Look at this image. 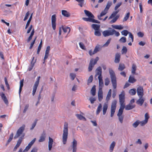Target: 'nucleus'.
Listing matches in <instances>:
<instances>
[{
	"instance_id": "nucleus-1",
	"label": "nucleus",
	"mask_w": 152,
	"mask_h": 152,
	"mask_svg": "<svg viewBox=\"0 0 152 152\" xmlns=\"http://www.w3.org/2000/svg\"><path fill=\"white\" fill-rule=\"evenodd\" d=\"M109 70L112 85L113 88L115 89L117 87V80L116 75L114 71L112 69L110 68Z\"/></svg>"
},
{
	"instance_id": "nucleus-2",
	"label": "nucleus",
	"mask_w": 152,
	"mask_h": 152,
	"mask_svg": "<svg viewBox=\"0 0 152 152\" xmlns=\"http://www.w3.org/2000/svg\"><path fill=\"white\" fill-rule=\"evenodd\" d=\"M68 124L66 122L64 123L62 137V141L64 144H66L68 135Z\"/></svg>"
},
{
	"instance_id": "nucleus-3",
	"label": "nucleus",
	"mask_w": 152,
	"mask_h": 152,
	"mask_svg": "<svg viewBox=\"0 0 152 152\" xmlns=\"http://www.w3.org/2000/svg\"><path fill=\"white\" fill-rule=\"evenodd\" d=\"M119 10H118L113 12L109 18L108 20H110L114 18L110 21V23L111 24L115 22L119 18L120 16L119 15H116L119 12Z\"/></svg>"
},
{
	"instance_id": "nucleus-4",
	"label": "nucleus",
	"mask_w": 152,
	"mask_h": 152,
	"mask_svg": "<svg viewBox=\"0 0 152 152\" xmlns=\"http://www.w3.org/2000/svg\"><path fill=\"white\" fill-rule=\"evenodd\" d=\"M119 10H118L113 12L109 18L108 20H110L114 18L110 21V23L111 24L115 22L119 18L120 16L119 15H116L119 12Z\"/></svg>"
},
{
	"instance_id": "nucleus-5",
	"label": "nucleus",
	"mask_w": 152,
	"mask_h": 152,
	"mask_svg": "<svg viewBox=\"0 0 152 152\" xmlns=\"http://www.w3.org/2000/svg\"><path fill=\"white\" fill-rule=\"evenodd\" d=\"M99 59V58L98 57H96L94 59L93 58L91 59L88 68V70L89 72L91 71L94 65L97 63Z\"/></svg>"
},
{
	"instance_id": "nucleus-6",
	"label": "nucleus",
	"mask_w": 152,
	"mask_h": 152,
	"mask_svg": "<svg viewBox=\"0 0 152 152\" xmlns=\"http://www.w3.org/2000/svg\"><path fill=\"white\" fill-rule=\"evenodd\" d=\"M117 102L116 100H114L112 103L111 108V117H112L115 113V110L116 107Z\"/></svg>"
},
{
	"instance_id": "nucleus-7",
	"label": "nucleus",
	"mask_w": 152,
	"mask_h": 152,
	"mask_svg": "<svg viewBox=\"0 0 152 152\" xmlns=\"http://www.w3.org/2000/svg\"><path fill=\"white\" fill-rule=\"evenodd\" d=\"M25 125H23L18 129L17 133L14 137V139L18 138L22 133L25 129Z\"/></svg>"
},
{
	"instance_id": "nucleus-8",
	"label": "nucleus",
	"mask_w": 152,
	"mask_h": 152,
	"mask_svg": "<svg viewBox=\"0 0 152 152\" xmlns=\"http://www.w3.org/2000/svg\"><path fill=\"white\" fill-rule=\"evenodd\" d=\"M40 78V76H39L37 77V80L35 82L34 84L32 91V95L33 96H34L35 94L37 88L39 84Z\"/></svg>"
},
{
	"instance_id": "nucleus-9",
	"label": "nucleus",
	"mask_w": 152,
	"mask_h": 152,
	"mask_svg": "<svg viewBox=\"0 0 152 152\" xmlns=\"http://www.w3.org/2000/svg\"><path fill=\"white\" fill-rule=\"evenodd\" d=\"M123 110L124 109L120 108L118 110V112L117 114V116L118 117L119 121L121 124H122L123 122V119L124 118V116L122 115L123 113Z\"/></svg>"
},
{
	"instance_id": "nucleus-10",
	"label": "nucleus",
	"mask_w": 152,
	"mask_h": 152,
	"mask_svg": "<svg viewBox=\"0 0 152 152\" xmlns=\"http://www.w3.org/2000/svg\"><path fill=\"white\" fill-rule=\"evenodd\" d=\"M137 93L139 97H141L144 95V90L142 87L139 86L137 89Z\"/></svg>"
},
{
	"instance_id": "nucleus-11",
	"label": "nucleus",
	"mask_w": 152,
	"mask_h": 152,
	"mask_svg": "<svg viewBox=\"0 0 152 152\" xmlns=\"http://www.w3.org/2000/svg\"><path fill=\"white\" fill-rule=\"evenodd\" d=\"M56 15H52L51 17V23L53 28L54 30H55L56 28Z\"/></svg>"
},
{
	"instance_id": "nucleus-12",
	"label": "nucleus",
	"mask_w": 152,
	"mask_h": 152,
	"mask_svg": "<svg viewBox=\"0 0 152 152\" xmlns=\"http://www.w3.org/2000/svg\"><path fill=\"white\" fill-rule=\"evenodd\" d=\"M36 140V138H34L30 142L28 145L25 148L23 151V152H25L28 151L30 148L32 146Z\"/></svg>"
},
{
	"instance_id": "nucleus-13",
	"label": "nucleus",
	"mask_w": 152,
	"mask_h": 152,
	"mask_svg": "<svg viewBox=\"0 0 152 152\" xmlns=\"http://www.w3.org/2000/svg\"><path fill=\"white\" fill-rule=\"evenodd\" d=\"M37 59H34V57H32V59L31 63V64L29 66L28 70L29 71H31L34 67V64L36 61Z\"/></svg>"
},
{
	"instance_id": "nucleus-14",
	"label": "nucleus",
	"mask_w": 152,
	"mask_h": 152,
	"mask_svg": "<svg viewBox=\"0 0 152 152\" xmlns=\"http://www.w3.org/2000/svg\"><path fill=\"white\" fill-rule=\"evenodd\" d=\"M102 34L104 37H108L113 35L112 32V30H106L102 32Z\"/></svg>"
},
{
	"instance_id": "nucleus-15",
	"label": "nucleus",
	"mask_w": 152,
	"mask_h": 152,
	"mask_svg": "<svg viewBox=\"0 0 152 152\" xmlns=\"http://www.w3.org/2000/svg\"><path fill=\"white\" fill-rule=\"evenodd\" d=\"M72 144L73 152H76L77 142V141L75 139H73V141L72 142Z\"/></svg>"
},
{
	"instance_id": "nucleus-16",
	"label": "nucleus",
	"mask_w": 152,
	"mask_h": 152,
	"mask_svg": "<svg viewBox=\"0 0 152 152\" xmlns=\"http://www.w3.org/2000/svg\"><path fill=\"white\" fill-rule=\"evenodd\" d=\"M139 99L137 101L136 103L140 105V106H142L143 103L144 101L145 98H143V97H139Z\"/></svg>"
},
{
	"instance_id": "nucleus-17",
	"label": "nucleus",
	"mask_w": 152,
	"mask_h": 152,
	"mask_svg": "<svg viewBox=\"0 0 152 152\" xmlns=\"http://www.w3.org/2000/svg\"><path fill=\"white\" fill-rule=\"evenodd\" d=\"M98 79L99 80V89H102L104 85L102 77H100V76H98Z\"/></svg>"
},
{
	"instance_id": "nucleus-18",
	"label": "nucleus",
	"mask_w": 152,
	"mask_h": 152,
	"mask_svg": "<svg viewBox=\"0 0 152 152\" xmlns=\"http://www.w3.org/2000/svg\"><path fill=\"white\" fill-rule=\"evenodd\" d=\"M119 102H125V94L124 92H123L119 95Z\"/></svg>"
},
{
	"instance_id": "nucleus-19",
	"label": "nucleus",
	"mask_w": 152,
	"mask_h": 152,
	"mask_svg": "<svg viewBox=\"0 0 152 152\" xmlns=\"http://www.w3.org/2000/svg\"><path fill=\"white\" fill-rule=\"evenodd\" d=\"M121 58V56L119 53H117L115 54V58L114 62L116 63H118L119 62Z\"/></svg>"
},
{
	"instance_id": "nucleus-20",
	"label": "nucleus",
	"mask_w": 152,
	"mask_h": 152,
	"mask_svg": "<svg viewBox=\"0 0 152 152\" xmlns=\"http://www.w3.org/2000/svg\"><path fill=\"white\" fill-rule=\"evenodd\" d=\"M22 140L21 138H20L18 141L17 144L14 147L13 149V151H16L18 148L20 146L21 143L22 142Z\"/></svg>"
},
{
	"instance_id": "nucleus-21",
	"label": "nucleus",
	"mask_w": 152,
	"mask_h": 152,
	"mask_svg": "<svg viewBox=\"0 0 152 152\" xmlns=\"http://www.w3.org/2000/svg\"><path fill=\"white\" fill-rule=\"evenodd\" d=\"M107 11L106 10V9L104 10L103 11H102L100 13L99 15H98L97 16L98 19L99 20H102V18L101 17L103 16L104 15L107 13Z\"/></svg>"
},
{
	"instance_id": "nucleus-22",
	"label": "nucleus",
	"mask_w": 152,
	"mask_h": 152,
	"mask_svg": "<svg viewBox=\"0 0 152 152\" xmlns=\"http://www.w3.org/2000/svg\"><path fill=\"white\" fill-rule=\"evenodd\" d=\"M98 99L101 102L103 99V92L102 89H99L98 93Z\"/></svg>"
},
{
	"instance_id": "nucleus-23",
	"label": "nucleus",
	"mask_w": 152,
	"mask_h": 152,
	"mask_svg": "<svg viewBox=\"0 0 152 152\" xmlns=\"http://www.w3.org/2000/svg\"><path fill=\"white\" fill-rule=\"evenodd\" d=\"M135 105H132L131 104H129L127 105L125 107V109L126 110H132L135 107Z\"/></svg>"
},
{
	"instance_id": "nucleus-24",
	"label": "nucleus",
	"mask_w": 152,
	"mask_h": 152,
	"mask_svg": "<svg viewBox=\"0 0 152 152\" xmlns=\"http://www.w3.org/2000/svg\"><path fill=\"white\" fill-rule=\"evenodd\" d=\"M84 12L85 14L88 17H91L92 18H94V15L90 12L89 11L85 10H84Z\"/></svg>"
},
{
	"instance_id": "nucleus-25",
	"label": "nucleus",
	"mask_w": 152,
	"mask_h": 152,
	"mask_svg": "<svg viewBox=\"0 0 152 152\" xmlns=\"http://www.w3.org/2000/svg\"><path fill=\"white\" fill-rule=\"evenodd\" d=\"M45 137L46 134L44 132H43V133L41 134L40 139L39 140V142H43L45 140Z\"/></svg>"
},
{
	"instance_id": "nucleus-26",
	"label": "nucleus",
	"mask_w": 152,
	"mask_h": 152,
	"mask_svg": "<svg viewBox=\"0 0 152 152\" xmlns=\"http://www.w3.org/2000/svg\"><path fill=\"white\" fill-rule=\"evenodd\" d=\"M97 71L96 73V75H99L100 77H102V69L100 66H99L96 69Z\"/></svg>"
},
{
	"instance_id": "nucleus-27",
	"label": "nucleus",
	"mask_w": 152,
	"mask_h": 152,
	"mask_svg": "<svg viewBox=\"0 0 152 152\" xmlns=\"http://www.w3.org/2000/svg\"><path fill=\"white\" fill-rule=\"evenodd\" d=\"M62 28L64 33L68 32L69 33L70 31V28L69 27L62 26Z\"/></svg>"
},
{
	"instance_id": "nucleus-28",
	"label": "nucleus",
	"mask_w": 152,
	"mask_h": 152,
	"mask_svg": "<svg viewBox=\"0 0 152 152\" xmlns=\"http://www.w3.org/2000/svg\"><path fill=\"white\" fill-rule=\"evenodd\" d=\"M108 104H107L105 103L103 105V115H104L107 111L108 108Z\"/></svg>"
},
{
	"instance_id": "nucleus-29",
	"label": "nucleus",
	"mask_w": 152,
	"mask_h": 152,
	"mask_svg": "<svg viewBox=\"0 0 152 152\" xmlns=\"http://www.w3.org/2000/svg\"><path fill=\"white\" fill-rule=\"evenodd\" d=\"M126 68L125 65L124 64L120 63L118 67V70L122 71Z\"/></svg>"
},
{
	"instance_id": "nucleus-30",
	"label": "nucleus",
	"mask_w": 152,
	"mask_h": 152,
	"mask_svg": "<svg viewBox=\"0 0 152 152\" xmlns=\"http://www.w3.org/2000/svg\"><path fill=\"white\" fill-rule=\"evenodd\" d=\"M112 27L113 28L116 29L121 30L124 28L123 26L121 25H112Z\"/></svg>"
},
{
	"instance_id": "nucleus-31",
	"label": "nucleus",
	"mask_w": 152,
	"mask_h": 152,
	"mask_svg": "<svg viewBox=\"0 0 152 152\" xmlns=\"http://www.w3.org/2000/svg\"><path fill=\"white\" fill-rule=\"evenodd\" d=\"M61 13L63 15L66 17H69L70 16V14L66 10H62Z\"/></svg>"
},
{
	"instance_id": "nucleus-32",
	"label": "nucleus",
	"mask_w": 152,
	"mask_h": 152,
	"mask_svg": "<svg viewBox=\"0 0 152 152\" xmlns=\"http://www.w3.org/2000/svg\"><path fill=\"white\" fill-rule=\"evenodd\" d=\"M23 82L24 80L23 79H22L20 80V86L19 89V95H20V93L22 91V88L23 85Z\"/></svg>"
},
{
	"instance_id": "nucleus-33",
	"label": "nucleus",
	"mask_w": 152,
	"mask_h": 152,
	"mask_svg": "<svg viewBox=\"0 0 152 152\" xmlns=\"http://www.w3.org/2000/svg\"><path fill=\"white\" fill-rule=\"evenodd\" d=\"M136 69L137 66L136 65L134 64H133L132 69V73L134 75L135 74Z\"/></svg>"
},
{
	"instance_id": "nucleus-34",
	"label": "nucleus",
	"mask_w": 152,
	"mask_h": 152,
	"mask_svg": "<svg viewBox=\"0 0 152 152\" xmlns=\"http://www.w3.org/2000/svg\"><path fill=\"white\" fill-rule=\"evenodd\" d=\"M102 110V105L101 104H99L98 106L97 107V110L96 112V115H98L100 111Z\"/></svg>"
},
{
	"instance_id": "nucleus-35",
	"label": "nucleus",
	"mask_w": 152,
	"mask_h": 152,
	"mask_svg": "<svg viewBox=\"0 0 152 152\" xmlns=\"http://www.w3.org/2000/svg\"><path fill=\"white\" fill-rule=\"evenodd\" d=\"M13 135L14 134L13 133H12L10 135L9 139H8V140L6 142V146L7 145L9 144V143L12 140L13 138Z\"/></svg>"
},
{
	"instance_id": "nucleus-36",
	"label": "nucleus",
	"mask_w": 152,
	"mask_h": 152,
	"mask_svg": "<svg viewBox=\"0 0 152 152\" xmlns=\"http://www.w3.org/2000/svg\"><path fill=\"white\" fill-rule=\"evenodd\" d=\"M92 27L95 30H99L100 26L99 25L96 24H93L92 25Z\"/></svg>"
},
{
	"instance_id": "nucleus-37",
	"label": "nucleus",
	"mask_w": 152,
	"mask_h": 152,
	"mask_svg": "<svg viewBox=\"0 0 152 152\" xmlns=\"http://www.w3.org/2000/svg\"><path fill=\"white\" fill-rule=\"evenodd\" d=\"M75 115L77 118L80 120H84V121L86 120V118L81 115L76 114Z\"/></svg>"
},
{
	"instance_id": "nucleus-38",
	"label": "nucleus",
	"mask_w": 152,
	"mask_h": 152,
	"mask_svg": "<svg viewBox=\"0 0 152 152\" xmlns=\"http://www.w3.org/2000/svg\"><path fill=\"white\" fill-rule=\"evenodd\" d=\"M32 14L31 15L30 17V18H29L28 20V21H27V22L26 23V25L25 28L26 29H27V28L28 27V26H29V24L30 23V22L31 20V19L32 18Z\"/></svg>"
},
{
	"instance_id": "nucleus-39",
	"label": "nucleus",
	"mask_w": 152,
	"mask_h": 152,
	"mask_svg": "<svg viewBox=\"0 0 152 152\" xmlns=\"http://www.w3.org/2000/svg\"><path fill=\"white\" fill-rule=\"evenodd\" d=\"M115 142L114 141H113L110 145V152H112L113 151V149L115 145Z\"/></svg>"
},
{
	"instance_id": "nucleus-40",
	"label": "nucleus",
	"mask_w": 152,
	"mask_h": 152,
	"mask_svg": "<svg viewBox=\"0 0 152 152\" xmlns=\"http://www.w3.org/2000/svg\"><path fill=\"white\" fill-rule=\"evenodd\" d=\"M79 3L78 4L81 7H82L84 3V0H75Z\"/></svg>"
},
{
	"instance_id": "nucleus-41",
	"label": "nucleus",
	"mask_w": 152,
	"mask_h": 152,
	"mask_svg": "<svg viewBox=\"0 0 152 152\" xmlns=\"http://www.w3.org/2000/svg\"><path fill=\"white\" fill-rule=\"evenodd\" d=\"M129 81L130 83H133L136 81V80L134 77L130 76L129 78Z\"/></svg>"
},
{
	"instance_id": "nucleus-42",
	"label": "nucleus",
	"mask_w": 152,
	"mask_h": 152,
	"mask_svg": "<svg viewBox=\"0 0 152 152\" xmlns=\"http://www.w3.org/2000/svg\"><path fill=\"white\" fill-rule=\"evenodd\" d=\"M112 4V2L110 1H108L106 7L104 9H106V10H107V11H108V10L109 9Z\"/></svg>"
},
{
	"instance_id": "nucleus-43",
	"label": "nucleus",
	"mask_w": 152,
	"mask_h": 152,
	"mask_svg": "<svg viewBox=\"0 0 152 152\" xmlns=\"http://www.w3.org/2000/svg\"><path fill=\"white\" fill-rule=\"evenodd\" d=\"M129 93L130 95H134L136 93V89H131L129 90Z\"/></svg>"
},
{
	"instance_id": "nucleus-44",
	"label": "nucleus",
	"mask_w": 152,
	"mask_h": 152,
	"mask_svg": "<svg viewBox=\"0 0 152 152\" xmlns=\"http://www.w3.org/2000/svg\"><path fill=\"white\" fill-rule=\"evenodd\" d=\"M91 92L93 96H94L96 94V88L95 86H94L91 90Z\"/></svg>"
},
{
	"instance_id": "nucleus-45",
	"label": "nucleus",
	"mask_w": 152,
	"mask_h": 152,
	"mask_svg": "<svg viewBox=\"0 0 152 152\" xmlns=\"http://www.w3.org/2000/svg\"><path fill=\"white\" fill-rule=\"evenodd\" d=\"M130 15V13L129 12H128L126 15L125 16V17L124 18L123 21V22H125L129 18Z\"/></svg>"
},
{
	"instance_id": "nucleus-46",
	"label": "nucleus",
	"mask_w": 152,
	"mask_h": 152,
	"mask_svg": "<svg viewBox=\"0 0 152 152\" xmlns=\"http://www.w3.org/2000/svg\"><path fill=\"white\" fill-rule=\"evenodd\" d=\"M42 45V40H41L40 43H39V44L38 46V49H37V53L38 54H39V53L40 51V50L41 49Z\"/></svg>"
},
{
	"instance_id": "nucleus-47",
	"label": "nucleus",
	"mask_w": 152,
	"mask_h": 152,
	"mask_svg": "<svg viewBox=\"0 0 152 152\" xmlns=\"http://www.w3.org/2000/svg\"><path fill=\"white\" fill-rule=\"evenodd\" d=\"M127 51V49L126 48L125 46H123L121 50V53L122 54H125L126 53Z\"/></svg>"
},
{
	"instance_id": "nucleus-48",
	"label": "nucleus",
	"mask_w": 152,
	"mask_h": 152,
	"mask_svg": "<svg viewBox=\"0 0 152 152\" xmlns=\"http://www.w3.org/2000/svg\"><path fill=\"white\" fill-rule=\"evenodd\" d=\"M119 41L120 42L124 43L126 42V37H121L119 39Z\"/></svg>"
},
{
	"instance_id": "nucleus-49",
	"label": "nucleus",
	"mask_w": 152,
	"mask_h": 152,
	"mask_svg": "<svg viewBox=\"0 0 152 152\" xmlns=\"http://www.w3.org/2000/svg\"><path fill=\"white\" fill-rule=\"evenodd\" d=\"M94 35L96 36H100L101 35V34L99 30H96L94 32Z\"/></svg>"
},
{
	"instance_id": "nucleus-50",
	"label": "nucleus",
	"mask_w": 152,
	"mask_h": 152,
	"mask_svg": "<svg viewBox=\"0 0 152 152\" xmlns=\"http://www.w3.org/2000/svg\"><path fill=\"white\" fill-rule=\"evenodd\" d=\"M129 32L128 31L126 30H124L121 32L122 34L125 36H127L128 34H129Z\"/></svg>"
},
{
	"instance_id": "nucleus-51",
	"label": "nucleus",
	"mask_w": 152,
	"mask_h": 152,
	"mask_svg": "<svg viewBox=\"0 0 152 152\" xmlns=\"http://www.w3.org/2000/svg\"><path fill=\"white\" fill-rule=\"evenodd\" d=\"M112 32L113 33V35L115 34L117 37H118L120 35V33L118 32L117 31L114 29H112Z\"/></svg>"
},
{
	"instance_id": "nucleus-52",
	"label": "nucleus",
	"mask_w": 152,
	"mask_h": 152,
	"mask_svg": "<svg viewBox=\"0 0 152 152\" xmlns=\"http://www.w3.org/2000/svg\"><path fill=\"white\" fill-rule=\"evenodd\" d=\"M83 19L86 21H89L90 22H91L92 18L91 17H89L88 18H83Z\"/></svg>"
},
{
	"instance_id": "nucleus-53",
	"label": "nucleus",
	"mask_w": 152,
	"mask_h": 152,
	"mask_svg": "<svg viewBox=\"0 0 152 152\" xmlns=\"http://www.w3.org/2000/svg\"><path fill=\"white\" fill-rule=\"evenodd\" d=\"M139 123H140L139 121L138 120H137L135 122L134 124H133L132 126L136 128L139 125Z\"/></svg>"
},
{
	"instance_id": "nucleus-54",
	"label": "nucleus",
	"mask_w": 152,
	"mask_h": 152,
	"mask_svg": "<svg viewBox=\"0 0 152 152\" xmlns=\"http://www.w3.org/2000/svg\"><path fill=\"white\" fill-rule=\"evenodd\" d=\"M122 2H120L118 3L115 6V7L114 10H117V9L121 6L122 4Z\"/></svg>"
},
{
	"instance_id": "nucleus-55",
	"label": "nucleus",
	"mask_w": 152,
	"mask_h": 152,
	"mask_svg": "<svg viewBox=\"0 0 152 152\" xmlns=\"http://www.w3.org/2000/svg\"><path fill=\"white\" fill-rule=\"evenodd\" d=\"M80 47L83 50L86 49V47L83 42H80L79 43Z\"/></svg>"
},
{
	"instance_id": "nucleus-56",
	"label": "nucleus",
	"mask_w": 152,
	"mask_h": 152,
	"mask_svg": "<svg viewBox=\"0 0 152 152\" xmlns=\"http://www.w3.org/2000/svg\"><path fill=\"white\" fill-rule=\"evenodd\" d=\"M111 40V38H110L109 39H108L107 40L106 42L103 45V46L104 47L108 46L109 44L110 43Z\"/></svg>"
},
{
	"instance_id": "nucleus-57",
	"label": "nucleus",
	"mask_w": 152,
	"mask_h": 152,
	"mask_svg": "<svg viewBox=\"0 0 152 152\" xmlns=\"http://www.w3.org/2000/svg\"><path fill=\"white\" fill-rule=\"evenodd\" d=\"M70 77L72 80H73L74 79L75 77H76V75L75 74L73 73H71L70 75Z\"/></svg>"
},
{
	"instance_id": "nucleus-58",
	"label": "nucleus",
	"mask_w": 152,
	"mask_h": 152,
	"mask_svg": "<svg viewBox=\"0 0 152 152\" xmlns=\"http://www.w3.org/2000/svg\"><path fill=\"white\" fill-rule=\"evenodd\" d=\"M105 85L106 86H108L110 83V80L108 78H107L105 79Z\"/></svg>"
},
{
	"instance_id": "nucleus-59",
	"label": "nucleus",
	"mask_w": 152,
	"mask_h": 152,
	"mask_svg": "<svg viewBox=\"0 0 152 152\" xmlns=\"http://www.w3.org/2000/svg\"><path fill=\"white\" fill-rule=\"evenodd\" d=\"M37 120L36 119L35 120V122L32 125L31 127L30 128L31 130L33 129L36 125L37 123Z\"/></svg>"
},
{
	"instance_id": "nucleus-60",
	"label": "nucleus",
	"mask_w": 152,
	"mask_h": 152,
	"mask_svg": "<svg viewBox=\"0 0 152 152\" xmlns=\"http://www.w3.org/2000/svg\"><path fill=\"white\" fill-rule=\"evenodd\" d=\"M37 37H36L34 39V40L33 41V42L31 43L30 44V46L29 47V49H31L32 48V47L34 45V44L35 43V41Z\"/></svg>"
},
{
	"instance_id": "nucleus-61",
	"label": "nucleus",
	"mask_w": 152,
	"mask_h": 152,
	"mask_svg": "<svg viewBox=\"0 0 152 152\" xmlns=\"http://www.w3.org/2000/svg\"><path fill=\"white\" fill-rule=\"evenodd\" d=\"M93 80V77L92 75H91L88 78V84L91 83Z\"/></svg>"
},
{
	"instance_id": "nucleus-62",
	"label": "nucleus",
	"mask_w": 152,
	"mask_h": 152,
	"mask_svg": "<svg viewBox=\"0 0 152 152\" xmlns=\"http://www.w3.org/2000/svg\"><path fill=\"white\" fill-rule=\"evenodd\" d=\"M89 100L91 104H93L96 101V99L95 98L91 97L90 98Z\"/></svg>"
},
{
	"instance_id": "nucleus-63",
	"label": "nucleus",
	"mask_w": 152,
	"mask_h": 152,
	"mask_svg": "<svg viewBox=\"0 0 152 152\" xmlns=\"http://www.w3.org/2000/svg\"><path fill=\"white\" fill-rule=\"evenodd\" d=\"M124 102H120L121 105L120 108L124 109L125 107V104L124 103Z\"/></svg>"
},
{
	"instance_id": "nucleus-64",
	"label": "nucleus",
	"mask_w": 152,
	"mask_h": 152,
	"mask_svg": "<svg viewBox=\"0 0 152 152\" xmlns=\"http://www.w3.org/2000/svg\"><path fill=\"white\" fill-rule=\"evenodd\" d=\"M144 34L141 32H139L137 33V35L139 37H142L144 36Z\"/></svg>"
}]
</instances>
